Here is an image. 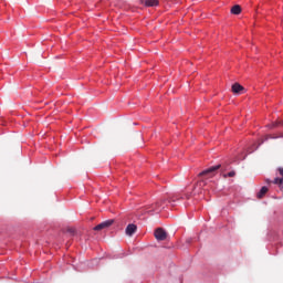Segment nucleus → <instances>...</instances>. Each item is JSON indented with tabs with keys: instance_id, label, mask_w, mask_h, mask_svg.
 <instances>
[{
	"instance_id": "nucleus-1",
	"label": "nucleus",
	"mask_w": 283,
	"mask_h": 283,
	"mask_svg": "<svg viewBox=\"0 0 283 283\" xmlns=\"http://www.w3.org/2000/svg\"><path fill=\"white\" fill-rule=\"evenodd\" d=\"M165 202H167V199H160L150 206H146V211L148 213H151L153 211H160L161 209H165Z\"/></svg>"
},
{
	"instance_id": "nucleus-2",
	"label": "nucleus",
	"mask_w": 283,
	"mask_h": 283,
	"mask_svg": "<svg viewBox=\"0 0 283 283\" xmlns=\"http://www.w3.org/2000/svg\"><path fill=\"white\" fill-rule=\"evenodd\" d=\"M220 167H222V165L212 166V167L201 171L199 174V177L208 176L209 178H212V176L216 174V171H218V169H220Z\"/></svg>"
},
{
	"instance_id": "nucleus-3",
	"label": "nucleus",
	"mask_w": 283,
	"mask_h": 283,
	"mask_svg": "<svg viewBox=\"0 0 283 283\" xmlns=\"http://www.w3.org/2000/svg\"><path fill=\"white\" fill-rule=\"evenodd\" d=\"M114 224V219L106 220L93 228L94 231H103V229H109Z\"/></svg>"
},
{
	"instance_id": "nucleus-4",
	"label": "nucleus",
	"mask_w": 283,
	"mask_h": 283,
	"mask_svg": "<svg viewBox=\"0 0 283 283\" xmlns=\"http://www.w3.org/2000/svg\"><path fill=\"white\" fill-rule=\"evenodd\" d=\"M155 238L159 242H163V241L167 240V232L163 228H157L155 230Z\"/></svg>"
},
{
	"instance_id": "nucleus-5",
	"label": "nucleus",
	"mask_w": 283,
	"mask_h": 283,
	"mask_svg": "<svg viewBox=\"0 0 283 283\" xmlns=\"http://www.w3.org/2000/svg\"><path fill=\"white\" fill-rule=\"evenodd\" d=\"M279 176L281 177H276L273 182L280 187L281 191H283V168H279Z\"/></svg>"
},
{
	"instance_id": "nucleus-6",
	"label": "nucleus",
	"mask_w": 283,
	"mask_h": 283,
	"mask_svg": "<svg viewBox=\"0 0 283 283\" xmlns=\"http://www.w3.org/2000/svg\"><path fill=\"white\" fill-rule=\"evenodd\" d=\"M138 230V227H136V224L130 223L126 227V235L132 237L133 234L136 233V231Z\"/></svg>"
},
{
	"instance_id": "nucleus-7",
	"label": "nucleus",
	"mask_w": 283,
	"mask_h": 283,
	"mask_svg": "<svg viewBox=\"0 0 283 283\" xmlns=\"http://www.w3.org/2000/svg\"><path fill=\"white\" fill-rule=\"evenodd\" d=\"M244 86L240 85L239 83H234L232 85V92L233 94H240L241 92H243Z\"/></svg>"
},
{
	"instance_id": "nucleus-8",
	"label": "nucleus",
	"mask_w": 283,
	"mask_h": 283,
	"mask_svg": "<svg viewBox=\"0 0 283 283\" xmlns=\"http://www.w3.org/2000/svg\"><path fill=\"white\" fill-rule=\"evenodd\" d=\"M269 192V188L266 186H263L261 190L258 192L256 198L262 199L266 193Z\"/></svg>"
},
{
	"instance_id": "nucleus-9",
	"label": "nucleus",
	"mask_w": 283,
	"mask_h": 283,
	"mask_svg": "<svg viewBox=\"0 0 283 283\" xmlns=\"http://www.w3.org/2000/svg\"><path fill=\"white\" fill-rule=\"evenodd\" d=\"M158 3V0H145V6H147V8H155Z\"/></svg>"
},
{
	"instance_id": "nucleus-10",
	"label": "nucleus",
	"mask_w": 283,
	"mask_h": 283,
	"mask_svg": "<svg viewBox=\"0 0 283 283\" xmlns=\"http://www.w3.org/2000/svg\"><path fill=\"white\" fill-rule=\"evenodd\" d=\"M242 12V7H240V4L233 6L231 8V13L232 14H240Z\"/></svg>"
},
{
	"instance_id": "nucleus-11",
	"label": "nucleus",
	"mask_w": 283,
	"mask_h": 283,
	"mask_svg": "<svg viewBox=\"0 0 283 283\" xmlns=\"http://www.w3.org/2000/svg\"><path fill=\"white\" fill-rule=\"evenodd\" d=\"M228 176H229V178H233V176H235V171L228 172Z\"/></svg>"
},
{
	"instance_id": "nucleus-12",
	"label": "nucleus",
	"mask_w": 283,
	"mask_h": 283,
	"mask_svg": "<svg viewBox=\"0 0 283 283\" xmlns=\"http://www.w3.org/2000/svg\"><path fill=\"white\" fill-rule=\"evenodd\" d=\"M277 125H283V120L279 122V123H274L273 127H277Z\"/></svg>"
},
{
	"instance_id": "nucleus-13",
	"label": "nucleus",
	"mask_w": 283,
	"mask_h": 283,
	"mask_svg": "<svg viewBox=\"0 0 283 283\" xmlns=\"http://www.w3.org/2000/svg\"><path fill=\"white\" fill-rule=\"evenodd\" d=\"M69 233H71V235H74V233H75V230L74 229H69Z\"/></svg>"
},
{
	"instance_id": "nucleus-14",
	"label": "nucleus",
	"mask_w": 283,
	"mask_h": 283,
	"mask_svg": "<svg viewBox=\"0 0 283 283\" xmlns=\"http://www.w3.org/2000/svg\"><path fill=\"white\" fill-rule=\"evenodd\" d=\"M269 138H273V137L270 136V135H268V136L265 137V140H269Z\"/></svg>"
},
{
	"instance_id": "nucleus-15",
	"label": "nucleus",
	"mask_w": 283,
	"mask_h": 283,
	"mask_svg": "<svg viewBox=\"0 0 283 283\" xmlns=\"http://www.w3.org/2000/svg\"><path fill=\"white\" fill-rule=\"evenodd\" d=\"M265 182H266L268 185H271V180H270V179H266Z\"/></svg>"
},
{
	"instance_id": "nucleus-16",
	"label": "nucleus",
	"mask_w": 283,
	"mask_h": 283,
	"mask_svg": "<svg viewBox=\"0 0 283 283\" xmlns=\"http://www.w3.org/2000/svg\"><path fill=\"white\" fill-rule=\"evenodd\" d=\"M200 187H202V185H205V181H199Z\"/></svg>"
}]
</instances>
